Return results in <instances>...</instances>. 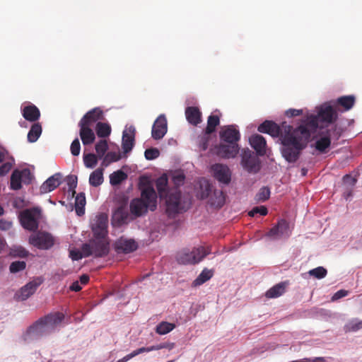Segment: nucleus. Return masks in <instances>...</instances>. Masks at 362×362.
Listing matches in <instances>:
<instances>
[{
    "mask_svg": "<svg viewBox=\"0 0 362 362\" xmlns=\"http://www.w3.org/2000/svg\"><path fill=\"white\" fill-rule=\"evenodd\" d=\"M310 136L309 131L303 126L299 125L295 129L291 125L286 126L284 133L281 136V151L284 159L288 163L296 162Z\"/></svg>",
    "mask_w": 362,
    "mask_h": 362,
    "instance_id": "nucleus-1",
    "label": "nucleus"
},
{
    "mask_svg": "<svg viewBox=\"0 0 362 362\" xmlns=\"http://www.w3.org/2000/svg\"><path fill=\"white\" fill-rule=\"evenodd\" d=\"M168 179L165 174L160 176L156 181L158 194L160 199H165V212L168 217L174 218L180 211L181 192L177 189L170 192L168 186Z\"/></svg>",
    "mask_w": 362,
    "mask_h": 362,
    "instance_id": "nucleus-2",
    "label": "nucleus"
},
{
    "mask_svg": "<svg viewBox=\"0 0 362 362\" xmlns=\"http://www.w3.org/2000/svg\"><path fill=\"white\" fill-rule=\"evenodd\" d=\"M141 198L133 199L129 204L131 214L134 218L147 213L148 209L153 211L157 207V194L151 185L141 187Z\"/></svg>",
    "mask_w": 362,
    "mask_h": 362,
    "instance_id": "nucleus-3",
    "label": "nucleus"
},
{
    "mask_svg": "<svg viewBox=\"0 0 362 362\" xmlns=\"http://www.w3.org/2000/svg\"><path fill=\"white\" fill-rule=\"evenodd\" d=\"M337 119V113L335 110L329 105L323 104L318 108L316 115H308L300 126L305 127L311 135L319 128L320 121L331 124Z\"/></svg>",
    "mask_w": 362,
    "mask_h": 362,
    "instance_id": "nucleus-4",
    "label": "nucleus"
},
{
    "mask_svg": "<svg viewBox=\"0 0 362 362\" xmlns=\"http://www.w3.org/2000/svg\"><path fill=\"white\" fill-rule=\"evenodd\" d=\"M322 137L315 142V148L321 152H325L329 147L331 140H338L341 136V130L336 125L327 127L325 132H321Z\"/></svg>",
    "mask_w": 362,
    "mask_h": 362,
    "instance_id": "nucleus-5",
    "label": "nucleus"
},
{
    "mask_svg": "<svg viewBox=\"0 0 362 362\" xmlns=\"http://www.w3.org/2000/svg\"><path fill=\"white\" fill-rule=\"evenodd\" d=\"M54 238L46 231L39 230L29 237V243L40 250H49L54 245Z\"/></svg>",
    "mask_w": 362,
    "mask_h": 362,
    "instance_id": "nucleus-6",
    "label": "nucleus"
},
{
    "mask_svg": "<svg viewBox=\"0 0 362 362\" xmlns=\"http://www.w3.org/2000/svg\"><path fill=\"white\" fill-rule=\"evenodd\" d=\"M257 156L248 148L242 152L241 165L250 173H257L260 170V161Z\"/></svg>",
    "mask_w": 362,
    "mask_h": 362,
    "instance_id": "nucleus-7",
    "label": "nucleus"
},
{
    "mask_svg": "<svg viewBox=\"0 0 362 362\" xmlns=\"http://www.w3.org/2000/svg\"><path fill=\"white\" fill-rule=\"evenodd\" d=\"M32 178V174L28 168L21 170H14L11 175L10 188L13 190H18L22 187V182L30 184Z\"/></svg>",
    "mask_w": 362,
    "mask_h": 362,
    "instance_id": "nucleus-8",
    "label": "nucleus"
},
{
    "mask_svg": "<svg viewBox=\"0 0 362 362\" xmlns=\"http://www.w3.org/2000/svg\"><path fill=\"white\" fill-rule=\"evenodd\" d=\"M40 213L37 209H25L20 214V221L23 227L28 230L35 231L38 228L36 215Z\"/></svg>",
    "mask_w": 362,
    "mask_h": 362,
    "instance_id": "nucleus-9",
    "label": "nucleus"
},
{
    "mask_svg": "<svg viewBox=\"0 0 362 362\" xmlns=\"http://www.w3.org/2000/svg\"><path fill=\"white\" fill-rule=\"evenodd\" d=\"M42 283L40 278H37L23 286L14 296V298L18 301H23L30 297Z\"/></svg>",
    "mask_w": 362,
    "mask_h": 362,
    "instance_id": "nucleus-10",
    "label": "nucleus"
},
{
    "mask_svg": "<svg viewBox=\"0 0 362 362\" xmlns=\"http://www.w3.org/2000/svg\"><path fill=\"white\" fill-rule=\"evenodd\" d=\"M291 235L289 223L285 219H281L267 233V236L273 240H279L284 237L288 238Z\"/></svg>",
    "mask_w": 362,
    "mask_h": 362,
    "instance_id": "nucleus-11",
    "label": "nucleus"
},
{
    "mask_svg": "<svg viewBox=\"0 0 362 362\" xmlns=\"http://www.w3.org/2000/svg\"><path fill=\"white\" fill-rule=\"evenodd\" d=\"M240 148L238 144L222 143L215 147L216 154L222 158H234L238 154Z\"/></svg>",
    "mask_w": 362,
    "mask_h": 362,
    "instance_id": "nucleus-12",
    "label": "nucleus"
},
{
    "mask_svg": "<svg viewBox=\"0 0 362 362\" xmlns=\"http://www.w3.org/2000/svg\"><path fill=\"white\" fill-rule=\"evenodd\" d=\"M221 141L224 143L238 144L240 134L234 125L223 127L219 132Z\"/></svg>",
    "mask_w": 362,
    "mask_h": 362,
    "instance_id": "nucleus-13",
    "label": "nucleus"
},
{
    "mask_svg": "<svg viewBox=\"0 0 362 362\" xmlns=\"http://www.w3.org/2000/svg\"><path fill=\"white\" fill-rule=\"evenodd\" d=\"M131 219L127 206L122 204L114 211L112 216V223L114 226L119 227L127 224Z\"/></svg>",
    "mask_w": 362,
    "mask_h": 362,
    "instance_id": "nucleus-14",
    "label": "nucleus"
},
{
    "mask_svg": "<svg viewBox=\"0 0 362 362\" xmlns=\"http://www.w3.org/2000/svg\"><path fill=\"white\" fill-rule=\"evenodd\" d=\"M168 130L167 119L164 115H160L155 120L151 130V136L156 140L162 139Z\"/></svg>",
    "mask_w": 362,
    "mask_h": 362,
    "instance_id": "nucleus-15",
    "label": "nucleus"
},
{
    "mask_svg": "<svg viewBox=\"0 0 362 362\" xmlns=\"http://www.w3.org/2000/svg\"><path fill=\"white\" fill-rule=\"evenodd\" d=\"M107 215L100 214L96 216L95 222L92 227L95 238H105L107 233Z\"/></svg>",
    "mask_w": 362,
    "mask_h": 362,
    "instance_id": "nucleus-16",
    "label": "nucleus"
},
{
    "mask_svg": "<svg viewBox=\"0 0 362 362\" xmlns=\"http://www.w3.org/2000/svg\"><path fill=\"white\" fill-rule=\"evenodd\" d=\"M138 247L137 243L133 239H127L121 237L115 244V248L117 253L128 254L135 251Z\"/></svg>",
    "mask_w": 362,
    "mask_h": 362,
    "instance_id": "nucleus-17",
    "label": "nucleus"
},
{
    "mask_svg": "<svg viewBox=\"0 0 362 362\" xmlns=\"http://www.w3.org/2000/svg\"><path fill=\"white\" fill-rule=\"evenodd\" d=\"M211 170L214 177L220 182L228 184L230 181V172L227 165L216 163L212 165Z\"/></svg>",
    "mask_w": 362,
    "mask_h": 362,
    "instance_id": "nucleus-18",
    "label": "nucleus"
},
{
    "mask_svg": "<svg viewBox=\"0 0 362 362\" xmlns=\"http://www.w3.org/2000/svg\"><path fill=\"white\" fill-rule=\"evenodd\" d=\"M136 129L134 126L126 128L122 134V147L124 153L132 151L134 146Z\"/></svg>",
    "mask_w": 362,
    "mask_h": 362,
    "instance_id": "nucleus-19",
    "label": "nucleus"
},
{
    "mask_svg": "<svg viewBox=\"0 0 362 362\" xmlns=\"http://www.w3.org/2000/svg\"><path fill=\"white\" fill-rule=\"evenodd\" d=\"M104 238H95V240H91V245L93 251V255L95 257H102L107 255L109 252V243L106 242Z\"/></svg>",
    "mask_w": 362,
    "mask_h": 362,
    "instance_id": "nucleus-20",
    "label": "nucleus"
},
{
    "mask_svg": "<svg viewBox=\"0 0 362 362\" xmlns=\"http://www.w3.org/2000/svg\"><path fill=\"white\" fill-rule=\"evenodd\" d=\"M79 136L84 146L92 144L95 140V135L91 126L86 125V124L78 122Z\"/></svg>",
    "mask_w": 362,
    "mask_h": 362,
    "instance_id": "nucleus-21",
    "label": "nucleus"
},
{
    "mask_svg": "<svg viewBox=\"0 0 362 362\" xmlns=\"http://www.w3.org/2000/svg\"><path fill=\"white\" fill-rule=\"evenodd\" d=\"M257 130L261 133L268 134L273 137H277L284 134L281 133L280 127L274 122L270 120H266L262 122L258 127Z\"/></svg>",
    "mask_w": 362,
    "mask_h": 362,
    "instance_id": "nucleus-22",
    "label": "nucleus"
},
{
    "mask_svg": "<svg viewBox=\"0 0 362 362\" xmlns=\"http://www.w3.org/2000/svg\"><path fill=\"white\" fill-rule=\"evenodd\" d=\"M249 142L250 146L255 150L257 156H263L266 154L267 142L262 135H252L250 137Z\"/></svg>",
    "mask_w": 362,
    "mask_h": 362,
    "instance_id": "nucleus-23",
    "label": "nucleus"
},
{
    "mask_svg": "<svg viewBox=\"0 0 362 362\" xmlns=\"http://www.w3.org/2000/svg\"><path fill=\"white\" fill-rule=\"evenodd\" d=\"M101 119H103V110L100 107H95L86 112L79 122L92 126L96 122Z\"/></svg>",
    "mask_w": 362,
    "mask_h": 362,
    "instance_id": "nucleus-24",
    "label": "nucleus"
},
{
    "mask_svg": "<svg viewBox=\"0 0 362 362\" xmlns=\"http://www.w3.org/2000/svg\"><path fill=\"white\" fill-rule=\"evenodd\" d=\"M44 321L42 317L40 318L28 328V333L36 337H42L51 333Z\"/></svg>",
    "mask_w": 362,
    "mask_h": 362,
    "instance_id": "nucleus-25",
    "label": "nucleus"
},
{
    "mask_svg": "<svg viewBox=\"0 0 362 362\" xmlns=\"http://www.w3.org/2000/svg\"><path fill=\"white\" fill-rule=\"evenodd\" d=\"M47 325V327L52 332L64 319V315L60 312L49 313L42 317Z\"/></svg>",
    "mask_w": 362,
    "mask_h": 362,
    "instance_id": "nucleus-26",
    "label": "nucleus"
},
{
    "mask_svg": "<svg viewBox=\"0 0 362 362\" xmlns=\"http://www.w3.org/2000/svg\"><path fill=\"white\" fill-rule=\"evenodd\" d=\"M61 175L59 173H56L54 175L49 177L43 184L40 186V190L42 194L47 193L55 189L61 183L60 181Z\"/></svg>",
    "mask_w": 362,
    "mask_h": 362,
    "instance_id": "nucleus-27",
    "label": "nucleus"
},
{
    "mask_svg": "<svg viewBox=\"0 0 362 362\" xmlns=\"http://www.w3.org/2000/svg\"><path fill=\"white\" fill-rule=\"evenodd\" d=\"M9 153L4 148L0 147V163L3 164L0 166V176L6 175L11 169L13 163L11 162Z\"/></svg>",
    "mask_w": 362,
    "mask_h": 362,
    "instance_id": "nucleus-28",
    "label": "nucleus"
},
{
    "mask_svg": "<svg viewBox=\"0 0 362 362\" xmlns=\"http://www.w3.org/2000/svg\"><path fill=\"white\" fill-rule=\"evenodd\" d=\"M185 116L188 122L194 126L202 121V113L197 107H187L185 109Z\"/></svg>",
    "mask_w": 362,
    "mask_h": 362,
    "instance_id": "nucleus-29",
    "label": "nucleus"
},
{
    "mask_svg": "<svg viewBox=\"0 0 362 362\" xmlns=\"http://www.w3.org/2000/svg\"><path fill=\"white\" fill-rule=\"evenodd\" d=\"M22 115L26 120L29 122H35L39 119L40 117V112L35 105H30L24 107L22 110Z\"/></svg>",
    "mask_w": 362,
    "mask_h": 362,
    "instance_id": "nucleus-30",
    "label": "nucleus"
},
{
    "mask_svg": "<svg viewBox=\"0 0 362 362\" xmlns=\"http://www.w3.org/2000/svg\"><path fill=\"white\" fill-rule=\"evenodd\" d=\"M168 346L165 344H159L157 346H149V347H141L139 349H137L133 351L132 353L126 355L125 356H124L122 358V361H124V362H127L129 360L132 359V358L135 357L136 356H137L140 354H143L145 352H149V351H154V350H159V349H165V348H168Z\"/></svg>",
    "mask_w": 362,
    "mask_h": 362,
    "instance_id": "nucleus-31",
    "label": "nucleus"
},
{
    "mask_svg": "<svg viewBox=\"0 0 362 362\" xmlns=\"http://www.w3.org/2000/svg\"><path fill=\"white\" fill-rule=\"evenodd\" d=\"M288 284V282L283 281L274 285L266 292L265 296L267 298H275L281 296L285 293Z\"/></svg>",
    "mask_w": 362,
    "mask_h": 362,
    "instance_id": "nucleus-32",
    "label": "nucleus"
},
{
    "mask_svg": "<svg viewBox=\"0 0 362 362\" xmlns=\"http://www.w3.org/2000/svg\"><path fill=\"white\" fill-rule=\"evenodd\" d=\"M177 259L179 263L183 264H195L199 263V259H195L192 256L191 251L187 249H185L179 252Z\"/></svg>",
    "mask_w": 362,
    "mask_h": 362,
    "instance_id": "nucleus-33",
    "label": "nucleus"
},
{
    "mask_svg": "<svg viewBox=\"0 0 362 362\" xmlns=\"http://www.w3.org/2000/svg\"><path fill=\"white\" fill-rule=\"evenodd\" d=\"M225 202L226 196L221 190H214L209 199L210 204L216 208L222 207Z\"/></svg>",
    "mask_w": 362,
    "mask_h": 362,
    "instance_id": "nucleus-34",
    "label": "nucleus"
},
{
    "mask_svg": "<svg viewBox=\"0 0 362 362\" xmlns=\"http://www.w3.org/2000/svg\"><path fill=\"white\" fill-rule=\"evenodd\" d=\"M214 275V272L212 270L208 269L206 268L204 269L200 274L192 282V286L196 287L201 286L204 284L207 281H209Z\"/></svg>",
    "mask_w": 362,
    "mask_h": 362,
    "instance_id": "nucleus-35",
    "label": "nucleus"
},
{
    "mask_svg": "<svg viewBox=\"0 0 362 362\" xmlns=\"http://www.w3.org/2000/svg\"><path fill=\"white\" fill-rule=\"evenodd\" d=\"M95 129L97 136L100 138L108 137L111 134V127L107 123L98 122Z\"/></svg>",
    "mask_w": 362,
    "mask_h": 362,
    "instance_id": "nucleus-36",
    "label": "nucleus"
},
{
    "mask_svg": "<svg viewBox=\"0 0 362 362\" xmlns=\"http://www.w3.org/2000/svg\"><path fill=\"white\" fill-rule=\"evenodd\" d=\"M103 182V169L98 168L92 172L89 177V183L91 186L98 187Z\"/></svg>",
    "mask_w": 362,
    "mask_h": 362,
    "instance_id": "nucleus-37",
    "label": "nucleus"
},
{
    "mask_svg": "<svg viewBox=\"0 0 362 362\" xmlns=\"http://www.w3.org/2000/svg\"><path fill=\"white\" fill-rule=\"evenodd\" d=\"M42 133V126L40 123H35L31 126V128L28 134V140L30 143L35 142Z\"/></svg>",
    "mask_w": 362,
    "mask_h": 362,
    "instance_id": "nucleus-38",
    "label": "nucleus"
},
{
    "mask_svg": "<svg viewBox=\"0 0 362 362\" xmlns=\"http://www.w3.org/2000/svg\"><path fill=\"white\" fill-rule=\"evenodd\" d=\"M220 123V118L218 115H211L207 119V126L205 129L206 134H211L213 133L218 125Z\"/></svg>",
    "mask_w": 362,
    "mask_h": 362,
    "instance_id": "nucleus-39",
    "label": "nucleus"
},
{
    "mask_svg": "<svg viewBox=\"0 0 362 362\" xmlns=\"http://www.w3.org/2000/svg\"><path fill=\"white\" fill-rule=\"evenodd\" d=\"M355 103V97L353 95H345L337 99V105L344 107L345 110H350Z\"/></svg>",
    "mask_w": 362,
    "mask_h": 362,
    "instance_id": "nucleus-40",
    "label": "nucleus"
},
{
    "mask_svg": "<svg viewBox=\"0 0 362 362\" xmlns=\"http://www.w3.org/2000/svg\"><path fill=\"white\" fill-rule=\"evenodd\" d=\"M127 178V175L121 170H117L110 175V182L112 185H118Z\"/></svg>",
    "mask_w": 362,
    "mask_h": 362,
    "instance_id": "nucleus-41",
    "label": "nucleus"
},
{
    "mask_svg": "<svg viewBox=\"0 0 362 362\" xmlns=\"http://www.w3.org/2000/svg\"><path fill=\"white\" fill-rule=\"evenodd\" d=\"M76 212L78 216L84 214V206L86 205V197L83 193H79L75 199Z\"/></svg>",
    "mask_w": 362,
    "mask_h": 362,
    "instance_id": "nucleus-42",
    "label": "nucleus"
},
{
    "mask_svg": "<svg viewBox=\"0 0 362 362\" xmlns=\"http://www.w3.org/2000/svg\"><path fill=\"white\" fill-rule=\"evenodd\" d=\"M210 252L211 250L209 247L206 249L202 246L194 247L191 250L192 256H194L195 259H199V262H200L206 255H208Z\"/></svg>",
    "mask_w": 362,
    "mask_h": 362,
    "instance_id": "nucleus-43",
    "label": "nucleus"
},
{
    "mask_svg": "<svg viewBox=\"0 0 362 362\" xmlns=\"http://www.w3.org/2000/svg\"><path fill=\"white\" fill-rule=\"evenodd\" d=\"M175 327V325L168 322H161L156 328V332L161 335L166 334Z\"/></svg>",
    "mask_w": 362,
    "mask_h": 362,
    "instance_id": "nucleus-44",
    "label": "nucleus"
},
{
    "mask_svg": "<svg viewBox=\"0 0 362 362\" xmlns=\"http://www.w3.org/2000/svg\"><path fill=\"white\" fill-rule=\"evenodd\" d=\"M362 329V320L353 319L350 320L344 327L346 332H356Z\"/></svg>",
    "mask_w": 362,
    "mask_h": 362,
    "instance_id": "nucleus-45",
    "label": "nucleus"
},
{
    "mask_svg": "<svg viewBox=\"0 0 362 362\" xmlns=\"http://www.w3.org/2000/svg\"><path fill=\"white\" fill-rule=\"evenodd\" d=\"M270 189L267 187H262L255 195V200L257 202H264L270 197Z\"/></svg>",
    "mask_w": 362,
    "mask_h": 362,
    "instance_id": "nucleus-46",
    "label": "nucleus"
},
{
    "mask_svg": "<svg viewBox=\"0 0 362 362\" xmlns=\"http://www.w3.org/2000/svg\"><path fill=\"white\" fill-rule=\"evenodd\" d=\"M95 151L98 154V156L99 158H102L103 156L105 154L106 151L108 148L107 142L105 139L100 140L96 144H95Z\"/></svg>",
    "mask_w": 362,
    "mask_h": 362,
    "instance_id": "nucleus-47",
    "label": "nucleus"
},
{
    "mask_svg": "<svg viewBox=\"0 0 362 362\" xmlns=\"http://www.w3.org/2000/svg\"><path fill=\"white\" fill-rule=\"evenodd\" d=\"M83 162L86 167L93 168L98 163V158L93 153H88L84 155Z\"/></svg>",
    "mask_w": 362,
    "mask_h": 362,
    "instance_id": "nucleus-48",
    "label": "nucleus"
},
{
    "mask_svg": "<svg viewBox=\"0 0 362 362\" xmlns=\"http://www.w3.org/2000/svg\"><path fill=\"white\" fill-rule=\"evenodd\" d=\"M327 269L322 267H318L309 271L310 276H315L317 279H322L327 275Z\"/></svg>",
    "mask_w": 362,
    "mask_h": 362,
    "instance_id": "nucleus-49",
    "label": "nucleus"
},
{
    "mask_svg": "<svg viewBox=\"0 0 362 362\" xmlns=\"http://www.w3.org/2000/svg\"><path fill=\"white\" fill-rule=\"evenodd\" d=\"M26 264L23 261H16L11 264L9 269L11 273H16L23 271L25 268Z\"/></svg>",
    "mask_w": 362,
    "mask_h": 362,
    "instance_id": "nucleus-50",
    "label": "nucleus"
},
{
    "mask_svg": "<svg viewBox=\"0 0 362 362\" xmlns=\"http://www.w3.org/2000/svg\"><path fill=\"white\" fill-rule=\"evenodd\" d=\"M144 156L147 160H154L160 156V151L156 148H150L145 151Z\"/></svg>",
    "mask_w": 362,
    "mask_h": 362,
    "instance_id": "nucleus-51",
    "label": "nucleus"
},
{
    "mask_svg": "<svg viewBox=\"0 0 362 362\" xmlns=\"http://www.w3.org/2000/svg\"><path fill=\"white\" fill-rule=\"evenodd\" d=\"M67 184L69 185V191L71 193L72 197H74L77 187V177L75 175L69 176L67 180Z\"/></svg>",
    "mask_w": 362,
    "mask_h": 362,
    "instance_id": "nucleus-52",
    "label": "nucleus"
},
{
    "mask_svg": "<svg viewBox=\"0 0 362 362\" xmlns=\"http://www.w3.org/2000/svg\"><path fill=\"white\" fill-rule=\"evenodd\" d=\"M257 214L262 216H266L268 214V210L264 206H260L254 207L248 212V215L252 217L255 216Z\"/></svg>",
    "mask_w": 362,
    "mask_h": 362,
    "instance_id": "nucleus-53",
    "label": "nucleus"
},
{
    "mask_svg": "<svg viewBox=\"0 0 362 362\" xmlns=\"http://www.w3.org/2000/svg\"><path fill=\"white\" fill-rule=\"evenodd\" d=\"M71 153L73 156H77L80 153L81 145L78 138H76L71 143L70 147Z\"/></svg>",
    "mask_w": 362,
    "mask_h": 362,
    "instance_id": "nucleus-54",
    "label": "nucleus"
},
{
    "mask_svg": "<svg viewBox=\"0 0 362 362\" xmlns=\"http://www.w3.org/2000/svg\"><path fill=\"white\" fill-rule=\"evenodd\" d=\"M83 257H88L90 255H93V247L91 245V242L89 243H85L81 247V250Z\"/></svg>",
    "mask_w": 362,
    "mask_h": 362,
    "instance_id": "nucleus-55",
    "label": "nucleus"
},
{
    "mask_svg": "<svg viewBox=\"0 0 362 362\" xmlns=\"http://www.w3.org/2000/svg\"><path fill=\"white\" fill-rule=\"evenodd\" d=\"M209 134L206 133L199 138V145L202 150L205 151L208 148V144L209 141Z\"/></svg>",
    "mask_w": 362,
    "mask_h": 362,
    "instance_id": "nucleus-56",
    "label": "nucleus"
},
{
    "mask_svg": "<svg viewBox=\"0 0 362 362\" xmlns=\"http://www.w3.org/2000/svg\"><path fill=\"white\" fill-rule=\"evenodd\" d=\"M343 183L347 187H353L356 183V179L351 176L350 175H346L343 177Z\"/></svg>",
    "mask_w": 362,
    "mask_h": 362,
    "instance_id": "nucleus-57",
    "label": "nucleus"
},
{
    "mask_svg": "<svg viewBox=\"0 0 362 362\" xmlns=\"http://www.w3.org/2000/svg\"><path fill=\"white\" fill-rule=\"evenodd\" d=\"M69 257L74 261H77L83 258L82 252L79 250H71L69 251Z\"/></svg>",
    "mask_w": 362,
    "mask_h": 362,
    "instance_id": "nucleus-58",
    "label": "nucleus"
},
{
    "mask_svg": "<svg viewBox=\"0 0 362 362\" xmlns=\"http://www.w3.org/2000/svg\"><path fill=\"white\" fill-rule=\"evenodd\" d=\"M12 226V222L5 220V219H0V230H9Z\"/></svg>",
    "mask_w": 362,
    "mask_h": 362,
    "instance_id": "nucleus-59",
    "label": "nucleus"
},
{
    "mask_svg": "<svg viewBox=\"0 0 362 362\" xmlns=\"http://www.w3.org/2000/svg\"><path fill=\"white\" fill-rule=\"evenodd\" d=\"M303 110H297V109H289L286 111V115L288 117H293L296 116H298L302 115Z\"/></svg>",
    "mask_w": 362,
    "mask_h": 362,
    "instance_id": "nucleus-60",
    "label": "nucleus"
},
{
    "mask_svg": "<svg viewBox=\"0 0 362 362\" xmlns=\"http://www.w3.org/2000/svg\"><path fill=\"white\" fill-rule=\"evenodd\" d=\"M185 178V177L182 173H179L173 176V182L175 185H180L183 183Z\"/></svg>",
    "mask_w": 362,
    "mask_h": 362,
    "instance_id": "nucleus-61",
    "label": "nucleus"
},
{
    "mask_svg": "<svg viewBox=\"0 0 362 362\" xmlns=\"http://www.w3.org/2000/svg\"><path fill=\"white\" fill-rule=\"evenodd\" d=\"M294 362H325L322 357H317L314 358H303L302 360L294 361Z\"/></svg>",
    "mask_w": 362,
    "mask_h": 362,
    "instance_id": "nucleus-62",
    "label": "nucleus"
},
{
    "mask_svg": "<svg viewBox=\"0 0 362 362\" xmlns=\"http://www.w3.org/2000/svg\"><path fill=\"white\" fill-rule=\"evenodd\" d=\"M348 292L345 290H339L333 296L334 300L339 299L342 297H344L347 295Z\"/></svg>",
    "mask_w": 362,
    "mask_h": 362,
    "instance_id": "nucleus-63",
    "label": "nucleus"
},
{
    "mask_svg": "<svg viewBox=\"0 0 362 362\" xmlns=\"http://www.w3.org/2000/svg\"><path fill=\"white\" fill-rule=\"evenodd\" d=\"M81 286L79 285L78 281H74L70 286V290L72 291H80L81 290Z\"/></svg>",
    "mask_w": 362,
    "mask_h": 362,
    "instance_id": "nucleus-64",
    "label": "nucleus"
}]
</instances>
